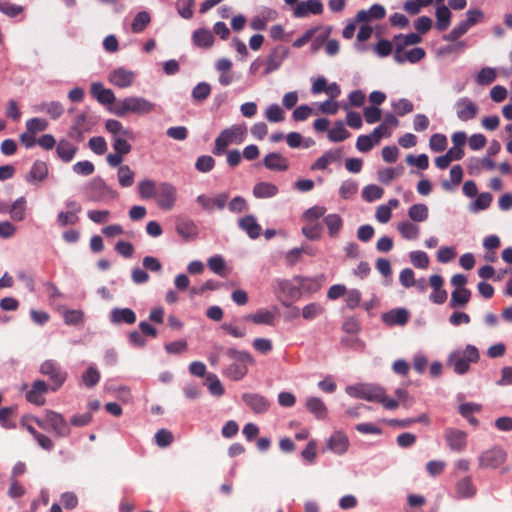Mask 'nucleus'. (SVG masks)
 Returning a JSON list of instances; mask_svg holds the SVG:
<instances>
[{"label":"nucleus","mask_w":512,"mask_h":512,"mask_svg":"<svg viewBox=\"0 0 512 512\" xmlns=\"http://www.w3.org/2000/svg\"><path fill=\"white\" fill-rule=\"evenodd\" d=\"M106 130L113 135V137L123 136L129 139H133V132L127 128H124L122 123L115 119H109L105 123Z\"/></svg>","instance_id":"nucleus-30"},{"label":"nucleus","mask_w":512,"mask_h":512,"mask_svg":"<svg viewBox=\"0 0 512 512\" xmlns=\"http://www.w3.org/2000/svg\"><path fill=\"white\" fill-rule=\"evenodd\" d=\"M425 50L420 47H415L408 51L401 49V47H396L394 52V59L398 63H404L405 61H409L411 63H416L425 57Z\"/></svg>","instance_id":"nucleus-17"},{"label":"nucleus","mask_w":512,"mask_h":512,"mask_svg":"<svg viewBox=\"0 0 512 512\" xmlns=\"http://www.w3.org/2000/svg\"><path fill=\"white\" fill-rule=\"evenodd\" d=\"M457 117L461 121L474 119L479 111L478 106L468 97L459 98L455 103Z\"/></svg>","instance_id":"nucleus-12"},{"label":"nucleus","mask_w":512,"mask_h":512,"mask_svg":"<svg viewBox=\"0 0 512 512\" xmlns=\"http://www.w3.org/2000/svg\"><path fill=\"white\" fill-rule=\"evenodd\" d=\"M40 373L50 381L51 391L55 392L64 384L67 379V372L62 370L54 360H46L40 365Z\"/></svg>","instance_id":"nucleus-6"},{"label":"nucleus","mask_w":512,"mask_h":512,"mask_svg":"<svg viewBox=\"0 0 512 512\" xmlns=\"http://www.w3.org/2000/svg\"><path fill=\"white\" fill-rule=\"evenodd\" d=\"M89 201L102 202L109 198H116L117 193L99 177L93 178L85 188Z\"/></svg>","instance_id":"nucleus-7"},{"label":"nucleus","mask_w":512,"mask_h":512,"mask_svg":"<svg viewBox=\"0 0 512 512\" xmlns=\"http://www.w3.org/2000/svg\"><path fill=\"white\" fill-rule=\"evenodd\" d=\"M293 281L300 285V290L307 292H317L321 288V281L318 278H308L303 276H295Z\"/></svg>","instance_id":"nucleus-38"},{"label":"nucleus","mask_w":512,"mask_h":512,"mask_svg":"<svg viewBox=\"0 0 512 512\" xmlns=\"http://www.w3.org/2000/svg\"><path fill=\"white\" fill-rule=\"evenodd\" d=\"M479 360L478 349L473 345H467L463 351L453 352L448 359V364L453 367L455 373H466L471 363Z\"/></svg>","instance_id":"nucleus-3"},{"label":"nucleus","mask_w":512,"mask_h":512,"mask_svg":"<svg viewBox=\"0 0 512 512\" xmlns=\"http://www.w3.org/2000/svg\"><path fill=\"white\" fill-rule=\"evenodd\" d=\"M324 312V308L319 303H309L302 309V316L306 320H313Z\"/></svg>","instance_id":"nucleus-50"},{"label":"nucleus","mask_w":512,"mask_h":512,"mask_svg":"<svg viewBox=\"0 0 512 512\" xmlns=\"http://www.w3.org/2000/svg\"><path fill=\"white\" fill-rule=\"evenodd\" d=\"M410 260L416 268L426 269L429 265V257L423 251L411 252Z\"/></svg>","instance_id":"nucleus-58"},{"label":"nucleus","mask_w":512,"mask_h":512,"mask_svg":"<svg viewBox=\"0 0 512 512\" xmlns=\"http://www.w3.org/2000/svg\"><path fill=\"white\" fill-rule=\"evenodd\" d=\"M100 380V373L97 368L90 366L82 375V381L88 388L94 387Z\"/></svg>","instance_id":"nucleus-49"},{"label":"nucleus","mask_w":512,"mask_h":512,"mask_svg":"<svg viewBox=\"0 0 512 512\" xmlns=\"http://www.w3.org/2000/svg\"><path fill=\"white\" fill-rule=\"evenodd\" d=\"M409 320V313L406 309L400 308L383 314V321L390 326L405 325Z\"/></svg>","instance_id":"nucleus-25"},{"label":"nucleus","mask_w":512,"mask_h":512,"mask_svg":"<svg viewBox=\"0 0 512 512\" xmlns=\"http://www.w3.org/2000/svg\"><path fill=\"white\" fill-rule=\"evenodd\" d=\"M385 8L380 4H374L369 10H360L356 14V22H368L370 20H379L385 17Z\"/></svg>","instance_id":"nucleus-22"},{"label":"nucleus","mask_w":512,"mask_h":512,"mask_svg":"<svg viewBox=\"0 0 512 512\" xmlns=\"http://www.w3.org/2000/svg\"><path fill=\"white\" fill-rule=\"evenodd\" d=\"M263 165L271 170V171H277V172H283L288 170L289 168V162L288 159L282 156L278 152H272L267 154L263 158Z\"/></svg>","instance_id":"nucleus-18"},{"label":"nucleus","mask_w":512,"mask_h":512,"mask_svg":"<svg viewBox=\"0 0 512 512\" xmlns=\"http://www.w3.org/2000/svg\"><path fill=\"white\" fill-rule=\"evenodd\" d=\"M25 204L26 201L23 197L17 199L11 207H9V212L13 220L20 221L24 217L25 213Z\"/></svg>","instance_id":"nucleus-53"},{"label":"nucleus","mask_w":512,"mask_h":512,"mask_svg":"<svg viewBox=\"0 0 512 512\" xmlns=\"http://www.w3.org/2000/svg\"><path fill=\"white\" fill-rule=\"evenodd\" d=\"M322 226L319 223L306 225L302 228L303 235L309 240H318L321 237Z\"/></svg>","instance_id":"nucleus-64"},{"label":"nucleus","mask_w":512,"mask_h":512,"mask_svg":"<svg viewBox=\"0 0 512 512\" xmlns=\"http://www.w3.org/2000/svg\"><path fill=\"white\" fill-rule=\"evenodd\" d=\"M238 225L252 239L258 238L262 231L261 226L257 223L253 215H247L239 219Z\"/></svg>","instance_id":"nucleus-24"},{"label":"nucleus","mask_w":512,"mask_h":512,"mask_svg":"<svg viewBox=\"0 0 512 512\" xmlns=\"http://www.w3.org/2000/svg\"><path fill=\"white\" fill-rule=\"evenodd\" d=\"M430 149L434 152H442L447 147V138L443 134H433L429 140Z\"/></svg>","instance_id":"nucleus-54"},{"label":"nucleus","mask_w":512,"mask_h":512,"mask_svg":"<svg viewBox=\"0 0 512 512\" xmlns=\"http://www.w3.org/2000/svg\"><path fill=\"white\" fill-rule=\"evenodd\" d=\"M193 43L200 48H210L214 43V36L208 29H198L194 31Z\"/></svg>","instance_id":"nucleus-29"},{"label":"nucleus","mask_w":512,"mask_h":512,"mask_svg":"<svg viewBox=\"0 0 512 512\" xmlns=\"http://www.w3.org/2000/svg\"><path fill=\"white\" fill-rule=\"evenodd\" d=\"M436 28L439 31L446 30L450 25L451 12L447 6L441 4L436 9Z\"/></svg>","instance_id":"nucleus-35"},{"label":"nucleus","mask_w":512,"mask_h":512,"mask_svg":"<svg viewBox=\"0 0 512 512\" xmlns=\"http://www.w3.org/2000/svg\"><path fill=\"white\" fill-rule=\"evenodd\" d=\"M398 231L403 238L414 240L419 235V227L409 221L402 222L398 225Z\"/></svg>","instance_id":"nucleus-43"},{"label":"nucleus","mask_w":512,"mask_h":512,"mask_svg":"<svg viewBox=\"0 0 512 512\" xmlns=\"http://www.w3.org/2000/svg\"><path fill=\"white\" fill-rule=\"evenodd\" d=\"M396 47H401V49H404V47L409 45L418 44L422 41V38L420 35L416 33H410L407 35L399 34L395 36L394 38Z\"/></svg>","instance_id":"nucleus-46"},{"label":"nucleus","mask_w":512,"mask_h":512,"mask_svg":"<svg viewBox=\"0 0 512 512\" xmlns=\"http://www.w3.org/2000/svg\"><path fill=\"white\" fill-rule=\"evenodd\" d=\"M176 201V189L168 183H162L157 192V204L161 209L170 210Z\"/></svg>","instance_id":"nucleus-14"},{"label":"nucleus","mask_w":512,"mask_h":512,"mask_svg":"<svg viewBox=\"0 0 512 512\" xmlns=\"http://www.w3.org/2000/svg\"><path fill=\"white\" fill-rule=\"evenodd\" d=\"M36 110L45 112L52 119H58L64 112V108L60 102L42 103L36 107Z\"/></svg>","instance_id":"nucleus-40"},{"label":"nucleus","mask_w":512,"mask_h":512,"mask_svg":"<svg viewBox=\"0 0 512 512\" xmlns=\"http://www.w3.org/2000/svg\"><path fill=\"white\" fill-rule=\"evenodd\" d=\"M155 110V104L149 100L138 97L129 96L122 100H118L113 107H110V111L119 117H124L129 113L137 115H146Z\"/></svg>","instance_id":"nucleus-2"},{"label":"nucleus","mask_w":512,"mask_h":512,"mask_svg":"<svg viewBox=\"0 0 512 512\" xmlns=\"http://www.w3.org/2000/svg\"><path fill=\"white\" fill-rule=\"evenodd\" d=\"M456 493L461 498H471L476 493V487L474 486L471 477H465L459 480L455 486Z\"/></svg>","instance_id":"nucleus-32"},{"label":"nucleus","mask_w":512,"mask_h":512,"mask_svg":"<svg viewBox=\"0 0 512 512\" xmlns=\"http://www.w3.org/2000/svg\"><path fill=\"white\" fill-rule=\"evenodd\" d=\"M138 188L139 194L143 199L152 198L156 195L155 183L152 180L141 181Z\"/></svg>","instance_id":"nucleus-59"},{"label":"nucleus","mask_w":512,"mask_h":512,"mask_svg":"<svg viewBox=\"0 0 512 512\" xmlns=\"http://www.w3.org/2000/svg\"><path fill=\"white\" fill-rule=\"evenodd\" d=\"M63 318L68 325H78L83 322L84 314L81 310H66Z\"/></svg>","instance_id":"nucleus-62"},{"label":"nucleus","mask_w":512,"mask_h":512,"mask_svg":"<svg viewBox=\"0 0 512 512\" xmlns=\"http://www.w3.org/2000/svg\"><path fill=\"white\" fill-rule=\"evenodd\" d=\"M496 77L497 74L494 68L484 67L479 71L476 81L479 85L487 86L493 83Z\"/></svg>","instance_id":"nucleus-45"},{"label":"nucleus","mask_w":512,"mask_h":512,"mask_svg":"<svg viewBox=\"0 0 512 512\" xmlns=\"http://www.w3.org/2000/svg\"><path fill=\"white\" fill-rule=\"evenodd\" d=\"M211 93V86L206 82L198 83L192 90V97L195 101L206 100Z\"/></svg>","instance_id":"nucleus-48"},{"label":"nucleus","mask_w":512,"mask_h":512,"mask_svg":"<svg viewBox=\"0 0 512 512\" xmlns=\"http://www.w3.org/2000/svg\"><path fill=\"white\" fill-rule=\"evenodd\" d=\"M278 192V187L270 182H259L253 187V195L259 199L274 197Z\"/></svg>","instance_id":"nucleus-26"},{"label":"nucleus","mask_w":512,"mask_h":512,"mask_svg":"<svg viewBox=\"0 0 512 512\" xmlns=\"http://www.w3.org/2000/svg\"><path fill=\"white\" fill-rule=\"evenodd\" d=\"M340 158L338 150H329L319 157L311 166L312 170H324L328 165Z\"/></svg>","instance_id":"nucleus-31"},{"label":"nucleus","mask_w":512,"mask_h":512,"mask_svg":"<svg viewBox=\"0 0 512 512\" xmlns=\"http://www.w3.org/2000/svg\"><path fill=\"white\" fill-rule=\"evenodd\" d=\"M90 93L100 104L115 105L118 102L111 89L105 88L102 83L94 82L91 84Z\"/></svg>","instance_id":"nucleus-15"},{"label":"nucleus","mask_w":512,"mask_h":512,"mask_svg":"<svg viewBox=\"0 0 512 512\" xmlns=\"http://www.w3.org/2000/svg\"><path fill=\"white\" fill-rule=\"evenodd\" d=\"M323 222L328 228L329 236L337 237L343 226L342 218L338 214H328L324 217Z\"/></svg>","instance_id":"nucleus-34"},{"label":"nucleus","mask_w":512,"mask_h":512,"mask_svg":"<svg viewBox=\"0 0 512 512\" xmlns=\"http://www.w3.org/2000/svg\"><path fill=\"white\" fill-rule=\"evenodd\" d=\"M306 408L311 412L317 419L323 420L327 416V408L324 402L317 397H309L306 400Z\"/></svg>","instance_id":"nucleus-28"},{"label":"nucleus","mask_w":512,"mask_h":512,"mask_svg":"<svg viewBox=\"0 0 512 512\" xmlns=\"http://www.w3.org/2000/svg\"><path fill=\"white\" fill-rule=\"evenodd\" d=\"M350 136V132L344 127L342 121L335 122L333 128L328 131V138L332 142H341Z\"/></svg>","instance_id":"nucleus-37"},{"label":"nucleus","mask_w":512,"mask_h":512,"mask_svg":"<svg viewBox=\"0 0 512 512\" xmlns=\"http://www.w3.org/2000/svg\"><path fill=\"white\" fill-rule=\"evenodd\" d=\"M40 428L52 429L58 437H67L71 430L65 418L54 411H47L44 418H34Z\"/></svg>","instance_id":"nucleus-5"},{"label":"nucleus","mask_w":512,"mask_h":512,"mask_svg":"<svg viewBox=\"0 0 512 512\" xmlns=\"http://www.w3.org/2000/svg\"><path fill=\"white\" fill-rule=\"evenodd\" d=\"M469 28L470 26L464 20L460 22L456 27H454L449 34L445 35L444 40L454 42L463 36L469 30Z\"/></svg>","instance_id":"nucleus-55"},{"label":"nucleus","mask_w":512,"mask_h":512,"mask_svg":"<svg viewBox=\"0 0 512 512\" xmlns=\"http://www.w3.org/2000/svg\"><path fill=\"white\" fill-rule=\"evenodd\" d=\"M347 393L352 397L364 399L370 402L384 400V389L376 385L360 384L347 388Z\"/></svg>","instance_id":"nucleus-9"},{"label":"nucleus","mask_w":512,"mask_h":512,"mask_svg":"<svg viewBox=\"0 0 512 512\" xmlns=\"http://www.w3.org/2000/svg\"><path fill=\"white\" fill-rule=\"evenodd\" d=\"M320 15L323 13V4L319 0H307L297 4L294 9L296 18H304L309 14Z\"/></svg>","instance_id":"nucleus-16"},{"label":"nucleus","mask_w":512,"mask_h":512,"mask_svg":"<svg viewBox=\"0 0 512 512\" xmlns=\"http://www.w3.org/2000/svg\"><path fill=\"white\" fill-rule=\"evenodd\" d=\"M506 460V451L500 446H494L479 455L478 464L481 469H496L504 464Z\"/></svg>","instance_id":"nucleus-8"},{"label":"nucleus","mask_w":512,"mask_h":512,"mask_svg":"<svg viewBox=\"0 0 512 512\" xmlns=\"http://www.w3.org/2000/svg\"><path fill=\"white\" fill-rule=\"evenodd\" d=\"M245 320H250L255 324L271 325L274 321V314L271 311L260 309L254 314L245 316Z\"/></svg>","instance_id":"nucleus-41"},{"label":"nucleus","mask_w":512,"mask_h":512,"mask_svg":"<svg viewBox=\"0 0 512 512\" xmlns=\"http://www.w3.org/2000/svg\"><path fill=\"white\" fill-rule=\"evenodd\" d=\"M244 136L245 129L240 126L234 125L230 128L224 129L215 139V145L212 150L213 154L217 156L222 155L230 144L241 143Z\"/></svg>","instance_id":"nucleus-4"},{"label":"nucleus","mask_w":512,"mask_h":512,"mask_svg":"<svg viewBox=\"0 0 512 512\" xmlns=\"http://www.w3.org/2000/svg\"><path fill=\"white\" fill-rule=\"evenodd\" d=\"M471 298V291L467 288L455 289L451 293L450 307L461 308L464 307Z\"/></svg>","instance_id":"nucleus-33"},{"label":"nucleus","mask_w":512,"mask_h":512,"mask_svg":"<svg viewBox=\"0 0 512 512\" xmlns=\"http://www.w3.org/2000/svg\"><path fill=\"white\" fill-rule=\"evenodd\" d=\"M492 199L493 198L490 193L483 192L477 196L473 203L472 209L474 211L485 210L490 206Z\"/></svg>","instance_id":"nucleus-61"},{"label":"nucleus","mask_w":512,"mask_h":512,"mask_svg":"<svg viewBox=\"0 0 512 512\" xmlns=\"http://www.w3.org/2000/svg\"><path fill=\"white\" fill-rule=\"evenodd\" d=\"M110 321L113 324H134L136 322V314L130 308H114L110 312Z\"/></svg>","instance_id":"nucleus-21"},{"label":"nucleus","mask_w":512,"mask_h":512,"mask_svg":"<svg viewBox=\"0 0 512 512\" xmlns=\"http://www.w3.org/2000/svg\"><path fill=\"white\" fill-rule=\"evenodd\" d=\"M444 437L448 447L455 452H462L467 445V434L459 429L447 428Z\"/></svg>","instance_id":"nucleus-11"},{"label":"nucleus","mask_w":512,"mask_h":512,"mask_svg":"<svg viewBox=\"0 0 512 512\" xmlns=\"http://www.w3.org/2000/svg\"><path fill=\"white\" fill-rule=\"evenodd\" d=\"M384 191L381 187L377 185H367L364 187L362 191V197L367 202H373L377 199H380L383 195Z\"/></svg>","instance_id":"nucleus-52"},{"label":"nucleus","mask_w":512,"mask_h":512,"mask_svg":"<svg viewBox=\"0 0 512 512\" xmlns=\"http://www.w3.org/2000/svg\"><path fill=\"white\" fill-rule=\"evenodd\" d=\"M215 166V160L212 156L203 155L200 156L195 163V167L199 172L207 173L211 171Z\"/></svg>","instance_id":"nucleus-57"},{"label":"nucleus","mask_w":512,"mask_h":512,"mask_svg":"<svg viewBox=\"0 0 512 512\" xmlns=\"http://www.w3.org/2000/svg\"><path fill=\"white\" fill-rule=\"evenodd\" d=\"M277 287L290 300H297L301 296L300 285H294L290 280H277Z\"/></svg>","instance_id":"nucleus-27"},{"label":"nucleus","mask_w":512,"mask_h":512,"mask_svg":"<svg viewBox=\"0 0 512 512\" xmlns=\"http://www.w3.org/2000/svg\"><path fill=\"white\" fill-rule=\"evenodd\" d=\"M241 398L245 405L256 414H263L267 412L270 407L269 400L258 393H244Z\"/></svg>","instance_id":"nucleus-13"},{"label":"nucleus","mask_w":512,"mask_h":512,"mask_svg":"<svg viewBox=\"0 0 512 512\" xmlns=\"http://www.w3.org/2000/svg\"><path fill=\"white\" fill-rule=\"evenodd\" d=\"M227 200V193H221L214 198L203 194L197 197V202L202 206L203 209L207 211H212L215 208L222 210L226 206Z\"/></svg>","instance_id":"nucleus-20"},{"label":"nucleus","mask_w":512,"mask_h":512,"mask_svg":"<svg viewBox=\"0 0 512 512\" xmlns=\"http://www.w3.org/2000/svg\"><path fill=\"white\" fill-rule=\"evenodd\" d=\"M77 151V146L66 139H61L56 146L57 156L65 163L71 162Z\"/></svg>","instance_id":"nucleus-23"},{"label":"nucleus","mask_w":512,"mask_h":512,"mask_svg":"<svg viewBox=\"0 0 512 512\" xmlns=\"http://www.w3.org/2000/svg\"><path fill=\"white\" fill-rule=\"evenodd\" d=\"M408 216L415 222H423L428 218V207L425 204H414L409 208Z\"/></svg>","instance_id":"nucleus-42"},{"label":"nucleus","mask_w":512,"mask_h":512,"mask_svg":"<svg viewBox=\"0 0 512 512\" xmlns=\"http://www.w3.org/2000/svg\"><path fill=\"white\" fill-rule=\"evenodd\" d=\"M358 184L353 180H346L339 189V194L343 199H349L357 193Z\"/></svg>","instance_id":"nucleus-60"},{"label":"nucleus","mask_w":512,"mask_h":512,"mask_svg":"<svg viewBox=\"0 0 512 512\" xmlns=\"http://www.w3.org/2000/svg\"><path fill=\"white\" fill-rule=\"evenodd\" d=\"M392 108L398 116H404L414 110V105L410 100L402 98L393 102Z\"/></svg>","instance_id":"nucleus-51"},{"label":"nucleus","mask_w":512,"mask_h":512,"mask_svg":"<svg viewBox=\"0 0 512 512\" xmlns=\"http://www.w3.org/2000/svg\"><path fill=\"white\" fill-rule=\"evenodd\" d=\"M225 356L231 363L223 368L222 374L233 381H239L244 378L248 373L247 364L254 363L250 353L239 351L235 348H227Z\"/></svg>","instance_id":"nucleus-1"},{"label":"nucleus","mask_w":512,"mask_h":512,"mask_svg":"<svg viewBox=\"0 0 512 512\" xmlns=\"http://www.w3.org/2000/svg\"><path fill=\"white\" fill-rule=\"evenodd\" d=\"M136 79V74L127 70L123 67L116 68L112 70L108 75V81L121 89L128 88L133 85Z\"/></svg>","instance_id":"nucleus-10"},{"label":"nucleus","mask_w":512,"mask_h":512,"mask_svg":"<svg viewBox=\"0 0 512 512\" xmlns=\"http://www.w3.org/2000/svg\"><path fill=\"white\" fill-rule=\"evenodd\" d=\"M265 116L269 122H281L284 120V111L278 104H272L267 108Z\"/></svg>","instance_id":"nucleus-56"},{"label":"nucleus","mask_w":512,"mask_h":512,"mask_svg":"<svg viewBox=\"0 0 512 512\" xmlns=\"http://www.w3.org/2000/svg\"><path fill=\"white\" fill-rule=\"evenodd\" d=\"M155 442L159 447H167L173 442V434L167 429H160L155 434Z\"/></svg>","instance_id":"nucleus-63"},{"label":"nucleus","mask_w":512,"mask_h":512,"mask_svg":"<svg viewBox=\"0 0 512 512\" xmlns=\"http://www.w3.org/2000/svg\"><path fill=\"white\" fill-rule=\"evenodd\" d=\"M326 446L335 454H343L349 447V440L345 433L336 431L327 440Z\"/></svg>","instance_id":"nucleus-19"},{"label":"nucleus","mask_w":512,"mask_h":512,"mask_svg":"<svg viewBox=\"0 0 512 512\" xmlns=\"http://www.w3.org/2000/svg\"><path fill=\"white\" fill-rule=\"evenodd\" d=\"M176 231L180 236L188 239L197 234V227L191 220L179 219L176 223Z\"/></svg>","instance_id":"nucleus-36"},{"label":"nucleus","mask_w":512,"mask_h":512,"mask_svg":"<svg viewBox=\"0 0 512 512\" xmlns=\"http://www.w3.org/2000/svg\"><path fill=\"white\" fill-rule=\"evenodd\" d=\"M150 22V14L147 11H141L135 15L131 23V30L133 33H141L146 29Z\"/></svg>","instance_id":"nucleus-39"},{"label":"nucleus","mask_w":512,"mask_h":512,"mask_svg":"<svg viewBox=\"0 0 512 512\" xmlns=\"http://www.w3.org/2000/svg\"><path fill=\"white\" fill-rule=\"evenodd\" d=\"M135 173L128 165H122L118 169V181L122 187H130L134 183Z\"/></svg>","instance_id":"nucleus-44"},{"label":"nucleus","mask_w":512,"mask_h":512,"mask_svg":"<svg viewBox=\"0 0 512 512\" xmlns=\"http://www.w3.org/2000/svg\"><path fill=\"white\" fill-rule=\"evenodd\" d=\"M206 381L208 383V389L212 395L220 397L224 394V387L217 375L208 373L206 375Z\"/></svg>","instance_id":"nucleus-47"}]
</instances>
